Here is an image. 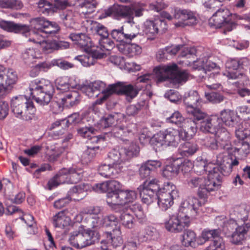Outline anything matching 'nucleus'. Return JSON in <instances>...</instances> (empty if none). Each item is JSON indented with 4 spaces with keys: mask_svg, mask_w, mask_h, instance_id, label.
<instances>
[{
    "mask_svg": "<svg viewBox=\"0 0 250 250\" xmlns=\"http://www.w3.org/2000/svg\"><path fill=\"white\" fill-rule=\"evenodd\" d=\"M12 111L17 118L25 121L36 119V108L33 102L23 95L12 98L11 102Z\"/></svg>",
    "mask_w": 250,
    "mask_h": 250,
    "instance_id": "39448f33",
    "label": "nucleus"
},
{
    "mask_svg": "<svg viewBox=\"0 0 250 250\" xmlns=\"http://www.w3.org/2000/svg\"><path fill=\"white\" fill-rule=\"evenodd\" d=\"M80 96L76 91H73L66 94L61 99L63 107L70 108L77 105L80 101Z\"/></svg>",
    "mask_w": 250,
    "mask_h": 250,
    "instance_id": "473e14b6",
    "label": "nucleus"
},
{
    "mask_svg": "<svg viewBox=\"0 0 250 250\" xmlns=\"http://www.w3.org/2000/svg\"><path fill=\"white\" fill-rule=\"evenodd\" d=\"M30 90L32 98L41 105L48 104L54 92L53 84L48 80H35L30 84Z\"/></svg>",
    "mask_w": 250,
    "mask_h": 250,
    "instance_id": "f03ea898",
    "label": "nucleus"
},
{
    "mask_svg": "<svg viewBox=\"0 0 250 250\" xmlns=\"http://www.w3.org/2000/svg\"><path fill=\"white\" fill-rule=\"evenodd\" d=\"M226 227L228 229L235 228V231L231 235L230 241L232 243L236 245L242 243V242L245 239V235L250 229V224L249 223L244 224L236 228V223L233 220H229L227 223Z\"/></svg>",
    "mask_w": 250,
    "mask_h": 250,
    "instance_id": "6ab92c4d",
    "label": "nucleus"
},
{
    "mask_svg": "<svg viewBox=\"0 0 250 250\" xmlns=\"http://www.w3.org/2000/svg\"><path fill=\"white\" fill-rule=\"evenodd\" d=\"M201 202L194 197H188L181 204L177 216L172 215L165 223L166 229L171 232L177 233L188 227L190 219L194 218L198 213Z\"/></svg>",
    "mask_w": 250,
    "mask_h": 250,
    "instance_id": "f257e3e1",
    "label": "nucleus"
},
{
    "mask_svg": "<svg viewBox=\"0 0 250 250\" xmlns=\"http://www.w3.org/2000/svg\"><path fill=\"white\" fill-rule=\"evenodd\" d=\"M199 96L196 91L190 92L184 100L188 114L194 119L201 120L205 117L206 113L198 107Z\"/></svg>",
    "mask_w": 250,
    "mask_h": 250,
    "instance_id": "f8f14e48",
    "label": "nucleus"
},
{
    "mask_svg": "<svg viewBox=\"0 0 250 250\" xmlns=\"http://www.w3.org/2000/svg\"><path fill=\"white\" fill-rule=\"evenodd\" d=\"M99 239L97 232L89 229L79 228L73 231L68 239L69 243L78 249H82L94 244Z\"/></svg>",
    "mask_w": 250,
    "mask_h": 250,
    "instance_id": "0eeeda50",
    "label": "nucleus"
},
{
    "mask_svg": "<svg viewBox=\"0 0 250 250\" xmlns=\"http://www.w3.org/2000/svg\"><path fill=\"white\" fill-rule=\"evenodd\" d=\"M179 165L176 163H171L167 165L163 169L162 175L168 179L175 177L179 172Z\"/></svg>",
    "mask_w": 250,
    "mask_h": 250,
    "instance_id": "37998d69",
    "label": "nucleus"
},
{
    "mask_svg": "<svg viewBox=\"0 0 250 250\" xmlns=\"http://www.w3.org/2000/svg\"><path fill=\"white\" fill-rule=\"evenodd\" d=\"M138 189L139 190L140 197L143 203L149 205L157 199V194L147 189H145L139 187Z\"/></svg>",
    "mask_w": 250,
    "mask_h": 250,
    "instance_id": "49530a36",
    "label": "nucleus"
},
{
    "mask_svg": "<svg viewBox=\"0 0 250 250\" xmlns=\"http://www.w3.org/2000/svg\"><path fill=\"white\" fill-rule=\"evenodd\" d=\"M0 27L8 32L21 33L26 36L29 31V26L22 24H17L12 21H0Z\"/></svg>",
    "mask_w": 250,
    "mask_h": 250,
    "instance_id": "393cba45",
    "label": "nucleus"
},
{
    "mask_svg": "<svg viewBox=\"0 0 250 250\" xmlns=\"http://www.w3.org/2000/svg\"><path fill=\"white\" fill-rule=\"evenodd\" d=\"M57 88L62 92L68 90L70 87H73L70 82V80L68 77H62L58 78L56 80Z\"/></svg>",
    "mask_w": 250,
    "mask_h": 250,
    "instance_id": "4d7b16f0",
    "label": "nucleus"
},
{
    "mask_svg": "<svg viewBox=\"0 0 250 250\" xmlns=\"http://www.w3.org/2000/svg\"><path fill=\"white\" fill-rule=\"evenodd\" d=\"M218 72V71L213 72L208 75L206 84L209 89L217 90L222 88L219 81Z\"/></svg>",
    "mask_w": 250,
    "mask_h": 250,
    "instance_id": "4c0bfd02",
    "label": "nucleus"
},
{
    "mask_svg": "<svg viewBox=\"0 0 250 250\" xmlns=\"http://www.w3.org/2000/svg\"><path fill=\"white\" fill-rule=\"evenodd\" d=\"M154 72L157 83L170 80L174 84H178L186 82L188 77V73L186 71L179 70L175 63L159 66L154 68Z\"/></svg>",
    "mask_w": 250,
    "mask_h": 250,
    "instance_id": "7ed1b4c3",
    "label": "nucleus"
},
{
    "mask_svg": "<svg viewBox=\"0 0 250 250\" xmlns=\"http://www.w3.org/2000/svg\"><path fill=\"white\" fill-rule=\"evenodd\" d=\"M219 144L220 148L229 150L230 148V135L227 129L220 126L214 133Z\"/></svg>",
    "mask_w": 250,
    "mask_h": 250,
    "instance_id": "bb28decb",
    "label": "nucleus"
},
{
    "mask_svg": "<svg viewBox=\"0 0 250 250\" xmlns=\"http://www.w3.org/2000/svg\"><path fill=\"white\" fill-rule=\"evenodd\" d=\"M204 145L211 149H218L220 148L217 138L213 137L206 136L204 139Z\"/></svg>",
    "mask_w": 250,
    "mask_h": 250,
    "instance_id": "774afa93",
    "label": "nucleus"
},
{
    "mask_svg": "<svg viewBox=\"0 0 250 250\" xmlns=\"http://www.w3.org/2000/svg\"><path fill=\"white\" fill-rule=\"evenodd\" d=\"M71 219L63 211H60L53 216V224L55 227L64 228L70 224Z\"/></svg>",
    "mask_w": 250,
    "mask_h": 250,
    "instance_id": "e433bc0d",
    "label": "nucleus"
},
{
    "mask_svg": "<svg viewBox=\"0 0 250 250\" xmlns=\"http://www.w3.org/2000/svg\"><path fill=\"white\" fill-rule=\"evenodd\" d=\"M139 146L135 144H131L128 148H121V152L124 153L125 157L126 158V160L134 156H136L139 153Z\"/></svg>",
    "mask_w": 250,
    "mask_h": 250,
    "instance_id": "052dcab7",
    "label": "nucleus"
},
{
    "mask_svg": "<svg viewBox=\"0 0 250 250\" xmlns=\"http://www.w3.org/2000/svg\"><path fill=\"white\" fill-rule=\"evenodd\" d=\"M190 188H198V195L200 198H207L212 191L217 190L221 186V180H214L202 176L191 177L188 181Z\"/></svg>",
    "mask_w": 250,
    "mask_h": 250,
    "instance_id": "423d86ee",
    "label": "nucleus"
},
{
    "mask_svg": "<svg viewBox=\"0 0 250 250\" xmlns=\"http://www.w3.org/2000/svg\"><path fill=\"white\" fill-rule=\"evenodd\" d=\"M120 220L122 225L126 229H131L135 226V218L128 211H124L121 213L120 216Z\"/></svg>",
    "mask_w": 250,
    "mask_h": 250,
    "instance_id": "a18cd8bd",
    "label": "nucleus"
},
{
    "mask_svg": "<svg viewBox=\"0 0 250 250\" xmlns=\"http://www.w3.org/2000/svg\"><path fill=\"white\" fill-rule=\"evenodd\" d=\"M103 226L105 227L108 226H115V229H117L118 227L120 228L119 225V219L117 217L113 214H109L103 217Z\"/></svg>",
    "mask_w": 250,
    "mask_h": 250,
    "instance_id": "69168bd1",
    "label": "nucleus"
},
{
    "mask_svg": "<svg viewBox=\"0 0 250 250\" xmlns=\"http://www.w3.org/2000/svg\"><path fill=\"white\" fill-rule=\"evenodd\" d=\"M106 56L104 53L98 50H93L91 54H85L75 57L74 59L79 61L84 67H88L93 65L96 59H100Z\"/></svg>",
    "mask_w": 250,
    "mask_h": 250,
    "instance_id": "4be33fe9",
    "label": "nucleus"
},
{
    "mask_svg": "<svg viewBox=\"0 0 250 250\" xmlns=\"http://www.w3.org/2000/svg\"><path fill=\"white\" fill-rule=\"evenodd\" d=\"M178 196L176 186L169 182L165 183L157 193L158 205L162 210H166L173 204L174 199Z\"/></svg>",
    "mask_w": 250,
    "mask_h": 250,
    "instance_id": "1a4fd4ad",
    "label": "nucleus"
},
{
    "mask_svg": "<svg viewBox=\"0 0 250 250\" xmlns=\"http://www.w3.org/2000/svg\"><path fill=\"white\" fill-rule=\"evenodd\" d=\"M0 74L2 79V84L4 86L8 87L11 90L12 86L17 81L18 77L16 71L12 69H5L3 66H0Z\"/></svg>",
    "mask_w": 250,
    "mask_h": 250,
    "instance_id": "b1692460",
    "label": "nucleus"
},
{
    "mask_svg": "<svg viewBox=\"0 0 250 250\" xmlns=\"http://www.w3.org/2000/svg\"><path fill=\"white\" fill-rule=\"evenodd\" d=\"M137 32L126 33L124 31V26L115 29L111 31L112 38L117 42H122L125 41H131L138 35Z\"/></svg>",
    "mask_w": 250,
    "mask_h": 250,
    "instance_id": "7c9ffc66",
    "label": "nucleus"
},
{
    "mask_svg": "<svg viewBox=\"0 0 250 250\" xmlns=\"http://www.w3.org/2000/svg\"><path fill=\"white\" fill-rule=\"evenodd\" d=\"M179 141L180 139L188 140L191 138L197 131V123L193 117L187 119L185 123L180 126Z\"/></svg>",
    "mask_w": 250,
    "mask_h": 250,
    "instance_id": "412c9836",
    "label": "nucleus"
},
{
    "mask_svg": "<svg viewBox=\"0 0 250 250\" xmlns=\"http://www.w3.org/2000/svg\"><path fill=\"white\" fill-rule=\"evenodd\" d=\"M38 11L45 15L55 12L53 4L46 0H40L38 3Z\"/></svg>",
    "mask_w": 250,
    "mask_h": 250,
    "instance_id": "5fc2aeb1",
    "label": "nucleus"
},
{
    "mask_svg": "<svg viewBox=\"0 0 250 250\" xmlns=\"http://www.w3.org/2000/svg\"><path fill=\"white\" fill-rule=\"evenodd\" d=\"M106 203L113 209L116 210L124 205L123 197L124 194L121 190L118 192H109L106 195Z\"/></svg>",
    "mask_w": 250,
    "mask_h": 250,
    "instance_id": "cd10ccee",
    "label": "nucleus"
},
{
    "mask_svg": "<svg viewBox=\"0 0 250 250\" xmlns=\"http://www.w3.org/2000/svg\"><path fill=\"white\" fill-rule=\"evenodd\" d=\"M197 236L195 232L191 230H186L183 234L182 244L186 247H197Z\"/></svg>",
    "mask_w": 250,
    "mask_h": 250,
    "instance_id": "58836bf2",
    "label": "nucleus"
},
{
    "mask_svg": "<svg viewBox=\"0 0 250 250\" xmlns=\"http://www.w3.org/2000/svg\"><path fill=\"white\" fill-rule=\"evenodd\" d=\"M89 28L92 33L97 34L102 39L107 38L109 36L107 28L103 25L96 21H92Z\"/></svg>",
    "mask_w": 250,
    "mask_h": 250,
    "instance_id": "de8ad7c7",
    "label": "nucleus"
},
{
    "mask_svg": "<svg viewBox=\"0 0 250 250\" xmlns=\"http://www.w3.org/2000/svg\"><path fill=\"white\" fill-rule=\"evenodd\" d=\"M167 28V25L164 20L160 19L146 20L144 23V32L147 36V40L152 41L159 32H165Z\"/></svg>",
    "mask_w": 250,
    "mask_h": 250,
    "instance_id": "2eb2a0df",
    "label": "nucleus"
},
{
    "mask_svg": "<svg viewBox=\"0 0 250 250\" xmlns=\"http://www.w3.org/2000/svg\"><path fill=\"white\" fill-rule=\"evenodd\" d=\"M99 149V146L93 147L88 146L87 149L84 151L82 155V159L85 162L90 161L95 156L96 151Z\"/></svg>",
    "mask_w": 250,
    "mask_h": 250,
    "instance_id": "e2e57ef3",
    "label": "nucleus"
},
{
    "mask_svg": "<svg viewBox=\"0 0 250 250\" xmlns=\"http://www.w3.org/2000/svg\"><path fill=\"white\" fill-rule=\"evenodd\" d=\"M98 102H96L93 104L92 111L87 113H84L83 116L82 123H87L88 126H92L95 125V121L96 120L97 112L99 111V108L97 107L96 105Z\"/></svg>",
    "mask_w": 250,
    "mask_h": 250,
    "instance_id": "a19ab883",
    "label": "nucleus"
},
{
    "mask_svg": "<svg viewBox=\"0 0 250 250\" xmlns=\"http://www.w3.org/2000/svg\"><path fill=\"white\" fill-rule=\"evenodd\" d=\"M123 166L113 165L111 164H102L98 167L99 173L105 178L117 177L122 172Z\"/></svg>",
    "mask_w": 250,
    "mask_h": 250,
    "instance_id": "5701e85b",
    "label": "nucleus"
},
{
    "mask_svg": "<svg viewBox=\"0 0 250 250\" xmlns=\"http://www.w3.org/2000/svg\"><path fill=\"white\" fill-rule=\"evenodd\" d=\"M118 48L120 52L129 57L140 54L142 52V48L136 44H121L118 46Z\"/></svg>",
    "mask_w": 250,
    "mask_h": 250,
    "instance_id": "72a5a7b5",
    "label": "nucleus"
},
{
    "mask_svg": "<svg viewBox=\"0 0 250 250\" xmlns=\"http://www.w3.org/2000/svg\"><path fill=\"white\" fill-rule=\"evenodd\" d=\"M229 11L225 8H220L212 15L209 20V24L211 26L215 28H224V32L231 31L235 28V24L231 21Z\"/></svg>",
    "mask_w": 250,
    "mask_h": 250,
    "instance_id": "9b49d317",
    "label": "nucleus"
},
{
    "mask_svg": "<svg viewBox=\"0 0 250 250\" xmlns=\"http://www.w3.org/2000/svg\"><path fill=\"white\" fill-rule=\"evenodd\" d=\"M205 250H225V244L223 237L213 240L212 245L207 247Z\"/></svg>",
    "mask_w": 250,
    "mask_h": 250,
    "instance_id": "338daca9",
    "label": "nucleus"
},
{
    "mask_svg": "<svg viewBox=\"0 0 250 250\" xmlns=\"http://www.w3.org/2000/svg\"><path fill=\"white\" fill-rule=\"evenodd\" d=\"M42 33H44V32L31 31L29 28V31L26 34V36H25L27 37L29 35L30 36L28 40L29 42H32L41 45L44 41V37L42 34Z\"/></svg>",
    "mask_w": 250,
    "mask_h": 250,
    "instance_id": "13d9d810",
    "label": "nucleus"
},
{
    "mask_svg": "<svg viewBox=\"0 0 250 250\" xmlns=\"http://www.w3.org/2000/svg\"><path fill=\"white\" fill-rule=\"evenodd\" d=\"M167 120L172 124H174L180 127L185 123L187 119H185L184 117L179 111L174 112Z\"/></svg>",
    "mask_w": 250,
    "mask_h": 250,
    "instance_id": "680f3d73",
    "label": "nucleus"
},
{
    "mask_svg": "<svg viewBox=\"0 0 250 250\" xmlns=\"http://www.w3.org/2000/svg\"><path fill=\"white\" fill-rule=\"evenodd\" d=\"M96 130L92 126H85L78 129V134L83 138H87L92 140L93 142H97L98 138L96 136H92L95 134Z\"/></svg>",
    "mask_w": 250,
    "mask_h": 250,
    "instance_id": "09e8293b",
    "label": "nucleus"
},
{
    "mask_svg": "<svg viewBox=\"0 0 250 250\" xmlns=\"http://www.w3.org/2000/svg\"><path fill=\"white\" fill-rule=\"evenodd\" d=\"M72 41L81 47L91 46V40L84 33H72L69 36Z\"/></svg>",
    "mask_w": 250,
    "mask_h": 250,
    "instance_id": "c9c22d12",
    "label": "nucleus"
},
{
    "mask_svg": "<svg viewBox=\"0 0 250 250\" xmlns=\"http://www.w3.org/2000/svg\"><path fill=\"white\" fill-rule=\"evenodd\" d=\"M86 186L77 185L71 188L68 192L70 200L79 201L83 199L86 195Z\"/></svg>",
    "mask_w": 250,
    "mask_h": 250,
    "instance_id": "f704fd0d",
    "label": "nucleus"
},
{
    "mask_svg": "<svg viewBox=\"0 0 250 250\" xmlns=\"http://www.w3.org/2000/svg\"><path fill=\"white\" fill-rule=\"evenodd\" d=\"M60 18L63 24L67 28L73 27L75 24V14L71 11H66L60 15Z\"/></svg>",
    "mask_w": 250,
    "mask_h": 250,
    "instance_id": "8fccbe9b",
    "label": "nucleus"
},
{
    "mask_svg": "<svg viewBox=\"0 0 250 250\" xmlns=\"http://www.w3.org/2000/svg\"><path fill=\"white\" fill-rule=\"evenodd\" d=\"M198 149L199 147L196 143L187 142L181 146V153L185 156L192 155Z\"/></svg>",
    "mask_w": 250,
    "mask_h": 250,
    "instance_id": "603ef678",
    "label": "nucleus"
},
{
    "mask_svg": "<svg viewBox=\"0 0 250 250\" xmlns=\"http://www.w3.org/2000/svg\"><path fill=\"white\" fill-rule=\"evenodd\" d=\"M31 26L40 32H44L47 34H54L60 30V27L57 23L45 21L43 18L38 17L30 20Z\"/></svg>",
    "mask_w": 250,
    "mask_h": 250,
    "instance_id": "a211bd4d",
    "label": "nucleus"
},
{
    "mask_svg": "<svg viewBox=\"0 0 250 250\" xmlns=\"http://www.w3.org/2000/svg\"><path fill=\"white\" fill-rule=\"evenodd\" d=\"M41 57L39 51L33 48H29L26 49L22 55V58L24 62L28 64L32 63L34 60Z\"/></svg>",
    "mask_w": 250,
    "mask_h": 250,
    "instance_id": "c03bdc74",
    "label": "nucleus"
},
{
    "mask_svg": "<svg viewBox=\"0 0 250 250\" xmlns=\"http://www.w3.org/2000/svg\"><path fill=\"white\" fill-rule=\"evenodd\" d=\"M130 209L133 212L140 223L143 224L146 222V215L144 213L141 205L138 203L132 204L129 206Z\"/></svg>",
    "mask_w": 250,
    "mask_h": 250,
    "instance_id": "3c124183",
    "label": "nucleus"
},
{
    "mask_svg": "<svg viewBox=\"0 0 250 250\" xmlns=\"http://www.w3.org/2000/svg\"><path fill=\"white\" fill-rule=\"evenodd\" d=\"M107 238L114 247H117L123 243L121 231L119 227L113 229L112 232L106 233Z\"/></svg>",
    "mask_w": 250,
    "mask_h": 250,
    "instance_id": "79ce46f5",
    "label": "nucleus"
},
{
    "mask_svg": "<svg viewBox=\"0 0 250 250\" xmlns=\"http://www.w3.org/2000/svg\"><path fill=\"white\" fill-rule=\"evenodd\" d=\"M141 188L147 189L157 194L160 188L159 181L156 178H153L150 180H146L143 185L140 186Z\"/></svg>",
    "mask_w": 250,
    "mask_h": 250,
    "instance_id": "6e6d98bb",
    "label": "nucleus"
},
{
    "mask_svg": "<svg viewBox=\"0 0 250 250\" xmlns=\"http://www.w3.org/2000/svg\"><path fill=\"white\" fill-rule=\"evenodd\" d=\"M221 230L219 229H205L202 232V237L206 240H209L212 238L213 240L220 238Z\"/></svg>",
    "mask_w": 250,
    "mask_h": 250,
    "instance_id": "bf43d9fd",
    "label": "nucleus"
},
{
    "mask_svg": "<svg viewBox=\"0 0 250 250\" xmlns=\"http://www.w3.org/2000/svg\"><path fill=\"white\" fill-rule=\"evenodd\" d=\"M69 171L68 183L70 184H76L79 182L83 176V170L81 169H78L74 167H71L68 169Z\"/></svg>",
    "mask_w": 250,
    "mask_h": 250,
    "instance_id": "864d4df0",
    "label": "nucleus"
},
{
    "mask_svg": "<svg viewBox=\"0 0 250 250\" xmlns=\"http://www.w3.org/2000/svg\"><path fill=\"white\" fill-rule=\"evenodd\" d=\"M173 18L178 21L174 25L177 27H185L197 23L196 14L189 9L176 8L174 9Z\"/></svg>",
    "mask_w": 250,
    "mask_h": 250,
    "instance_id": "ddd939ff",
    "label": "nucleus"
},
{
    "mask_svg": "<svg viewBox=\"0 0 250 250\" xmlns=\"http://www.w3.org/2000/svg\"><path fill=\"white\" fill-rule=\"evenodd\" d=\"M220 116V121H222L227 126L232 127L237 123L238 116L233 110L224 109L221 111Z\"/></svg>",
    "mask_w": 250,
    "mask_h": 250,
    "instance_id": "2f4dec72",
    "label": "nucleus"
},
{
    "mask_svg": "<svg viewBox=\"0 0 250 250\" xmlns=\"http://www.w3.org/2000/svg\"><path fill=\"white\" fill-rule=\"evenodd\" d=\"M101 211L99 207H90L83 209V212L86 213L84 221L88 228L98 229L103 226V216L100 214Z\"/></svg>",
    "mask_w": 250,
    "mask_h": 250,
    "instance_id": "dca6fc26",
    "label": "nucleus"
},
{
    "mask_svg": "<svg viewBox=\"0 0 250 250\" xmlns=\"http://www.w3.org/2000/svg\"><path fill=\"white\" fill-rule=\"evenodd\" d=\"M241 63L240 60L237 59H231L228 60L225 64L226 68L228 69L229 70L224 73V75H225L228 77L229 79H236L239 78V77H243V75L240 73H238L237 71L232 72V70H236L241 66Z\"/></svg>",
    "mask_w": 250,
    "mask_h": 250,
    "instance_id": "c85d7f7f",
    "label": "nucleus"
},
{
    "mask_svg": "<svg viewBox=\"0 0 250 250\" xmlns=\"http://www.w3.org/2000/svg\"><path fill=\"white\" fill-rule=\"evenodd\" d=\"M108 158L113 165L122 166V163L126 160L124 154L121 152V148L119 150H113L108 155Z\"/></svg>",
    "mask_w": 250,
    "mask_h": 250,
    "instance_id": "ea45409f",
    "label": "nucleus"
},
{
    "mask_svg": "<svg viewBox=\"0 0 250 250\" xmlns=\"http://www.w3.org/2000/svg\"><path fill=\"white\" fill-rule=\"evenodd\" d=\"M120 188L119 182L115 180L108 181L93 186V189L97 192H118Z\"/></svg>",
    "mask_w": 250,
    "mask_h": 250,
    "instance_id": "a878e982",
    "label": "nucleus"
},
{
    "mask_svg": "<svg viewBox=\"0 0 250 250\" xmlns=\"http://www.w3.org/2000/svg\"><path fill=\"white\" fill-rule=\"evenodd\" d=\"M53 65L49 62H43L41 63L37 64L35 67H34L30 72V75L32 77H35L37 76L40 71H46L50 69Z\"/></svg>",
    "mask_w": 250,
    "mask_h": 250,
    "instance_id": "0e129e2a",
    "label": "nucleus"
},
{
    "mask_svg": "<svg viewBox=\"0 0 250 250\" xmlns=\"http://www.w3.org/2000/svg\"><path fill=\"white\" fill-rule=\"evenodd\" d=\"M197 124H200V129L204 132L214 134L221 126L220 119L217 116L207 117L206 114L204 119L201 120H195Z\"/></svg>",
    "mask_w": 250,
    "mask_h": 250,
    "instance_id": "aec40b11",
    "label": "nucleus"
},
{
    "mask_svg": "<svg viewBox=\"0 0 250 250\" xmlns=\"http://www.w3.org/2000/svg\"><path fill=\"white\" fill-rule=\"evenodd\" d=\"M161 165V162L157 160H148L142 164L139 170L141 177L142 178L148 177L151 171L160 167Z\"/></svg>",
    "mask_w": 250,
    "mask_h": 250,
    "instance_id": "c756f323",
    "label": "nucleus"
},
{
    "mask_svg": "<svg viewBox=\"0 0 250 250\" xmlns=\"http://www.w3.org/2000/svg\"><path fill=\"white\" fill-rule=\"evenodd\" d=\"M140 89L136 85L126 84L123 82H118L108 86L105 91L106 96H109L111 94L116 93L118 94H123L130 99L136 96Z\"/></svg>",
    "mask_w": 250,
    "mask_h": 250,
    "instance_id": "4468645a",
    "label": "nucleus"
},
{
    "mask_svg": "<svg viewBox=\"0 0 250 250\" xmlns=\"http://www.w3.org/2000/svg\"><path fill=\"white\" fill-rule=\"evenodd\" d=\"M118 116L119 114L117 113L105 115L99 121V128H106L113 125L112 133L116 137L121 138L127 136L133 131L135 125L127 124L123 121L118 123Z\"/></svg>",
    "mask_w": 250,
    "mask_h": 250,
    "instance_id": "20e7f679",
    "label": "nucleus"
},
{
    "mask_svg": "<svg viewBox=\"0 0 250 250\" xmlns=\"http://www.w3.org/2000/svg\"><path fill=\"white\" fill-rule=\"evenodd\" d=\"M145 10L144 5L140 3H135L130 6H122L118 10L121 18L127 20V22L134 24V17H140L143 15Z\"/></svg>",
    "mask_w": 250,
    "mask_h": 250,
    "instance_id": "f3484780",
    "label": "nucleus"
},
{
    "mask_svg": "<svg viewBox=\"0 0 250 250\" xmlns=\"http://www.w3.org/2000/svg\"><path fill=\"white\" fill-rule=\"evenodd\" d=\"M194 171L200 175L208 173V178L221 180L219 167L218 165L208 162L206 158L198 157L193 166Z\"/></svg>",
    "mask_w": 250,
    "mask_h": 250,
    "instance_id": "9d476101",
    "label": "nucleus"
},
{
    "mask_svg": "<svg viewBox=\"0 0 250 250\" xmlns=\"http://www.w3.org/2000/svg\"><path fill=\"white\" fill-rule=\"evenodd\" d=\"M151 143L157 149L162 147L172 146L176 147L179 143V131L173 128H168L154 134L151 139Z\"/></svg>",
    "mask_w": 250,
    "mask_h": 250,
    "instance_id": "6e6552de",
    "label": "nucleus"
}]
</instances>
